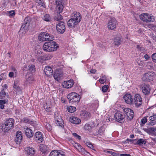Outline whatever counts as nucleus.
<instances>
[{
  "label": "nucleus",
  "mask_w": 156,
  "mask_h": 156,
  "mask_svg": "<svg viewBox=\"0 0 156 156\" xmlns=\"http://www.w3.org/2000/svg\"><path fill=\"white\" fill-rule=\"evenodd\" d=\"M59 45L56 42L51 41L45 42L43 48L44 51L51 52L56 51Z\"/></svg>",
  "instance_id": "obj_1"
},
{
  "label": "nucleus",
  "mask_w": 156,
  "mask_h": 156,
  "mask_svg": "<svg viewBox=\"0 0 156 156\" xmlns=\"http://www.w3.org/2000/svg\"><path fill=\"white\" fill-rule=\"evenodd\" d=\"M14 120L13 119H7L5 122L2 125V131L4 133L8 132L13 126Z\"/></svg>",
  "instance_id": "obj_2"
},
{
  "label": "nucleus",
  "mask_w": 156,
  "mask_h": 156,
  "mask_svg": "<svg viewBox=\"0 0 156 156\" xmlns=\"http://www.w3.org/2000/svg\"><path fill=\"white\" fill-rule=\"evenodd\" d=\"M140 19L145 23L153 22L154 19L152 14L147 13H143L139 15Z\"/></svg>",
  "instance_id": "obj_3"
},
{
  "label": "nucleus",
  "mask_w": 156,
  "mask_h": 156,
  "mask_svg": "<svg viewBox=\"0 0 156 156\" xmlns=\"http://www.w3.org/2000/svg\"><path fill=\"white\" fill-rule=\"evenodd\" d=\"M67 98L71 103L78 102L80 99V95L75 92H72L69 94L67 96Z\"/></svg>",
  "instance_id": "obj_4"
},
{
  "label": "nucleus",
  "mask_w": 156,
  "mask_h": 156,
  "mask_svg": "<svg viewBox=\"0 0 156 156\" xmlns=\"http://www.w3.org/2000/svg\"><path fill=\"white\" fill-rule=\"evenodd\" d=\"M155 76L154 72H149L144 74L142 79L144 81H151L153 80Z\"/></svg>",
  "instance_id": "obj_5"
},
{
  "label": "nucleus",
  "mask_w": 156,
  "mask_h": 156,
  "mask_svg": "<svg viewBox=\"0 0 156 156\" xmlns=\"http://www.w3.org/2000/svg\"><path fill=\"white\" fill-rule=\"evenodd\" d=\"M117 22L116 19L114 17H111L108 23V29L113 30L115 29Z\"/></svg>",
  "instance_id": "obj_6"
},
{
  "label": "nucleus",
  "mask_w": 156,
  "mask_h": 156,
  "mask_svg": "<svg viewBox=\"0 0 156 156\" xmlns=\"http://www.w3.org/2000/svg\"><path fill=\"white\" fill-rule=\"evenodd\" d=\"M66 27L65 23L63 21H59L56 25V29L60 34H63L65 31Z\"/></svg>",
  "instance_id": "obj_7"
},
{
  "label": "nucleus",
  "mask_w": 156,
  "mask_h": 156,
  "mask_svg": "<svg viewBox=\"0 0 156 156\" xmlns=\"http://www.w3.org/2000/svg\"><path fill=\"white\" fill-rule=\"evenodd\" d=\"M134 100V103L136 107L138 108L142 104V98L140 94H135Z\"/></svg>",
  "instance_id": "obj_8"
},
{
  "label": "nucleus",
  "mask_w": 156,
  "mask_h": 156,
  "mask_svg": "<svg viewBox=\"0 0 156 156\" xmlns=\"http://www.w3.org/2000/svg\"><path fill=\"white\" fill-rule=\"evenodd\" d=\"M124 112L127 116V118L128 119L131 120L133 119L134 116V114L132 110L129 108H125L124 109Z\"/></svg>",
  "instance_id": "obj_9"
},
{
  "label": "nucleus",
  "mask_w": 156,
  "mask_h": 156,
  "mask_svg": "<svg viewBox=\"0 0 156 156\" xmlns=\"http://www.w3.org/2000/svg\"><path fill=\"white\" fill-rule=\"evenodd\" d=\"M115 120L119 122H122L124 121V119L125 117V115L120 112H117L115 114Z\"/></svg>",
  "instance_id": "obj_10"
},
{
  "label": "nucleus",
  "mask_w": 156,
  "mask_h": 156,
  "mask_svg": "<svg viewBox=\"0 0 156 156\" xmlns=\"http://www.w3.org/2000/svg\"><path fill=\"white\" fill-rule=\"evenodd\" d=\"M140 88L144 94L145 95L150 94V89L149 85L145 84H143L140 86Z\"/></svg>",
  "instance_id": "obj_11"
},
{
  "label": "nucleus",
  "mask_w": 156,
  "mask_h": 156,
  "mask_svg": "<svg viewBox=\"0 0 156 156\" xmlns=\"http://www.w3.org/2000/svg\"><path fill=\"white\" fill-rule=\"evenodd\" d=\"M65 152L61 150H53L50 153L49 156H65Z\"/></svg>",
  "instance_id": "obj_12"
},
{
  "label": "nucleus",
  "mask_w": 156,
  "mask_h": 156,
  "mask_svg": "<svg viewBox=\"0 0 156 156\" xmlns=\"http://www.w3.org/2000/svg\"><path fill=\"white\" fill-rule=\"evenodd\" d=\"M123 98L126 103L129 105L133 103V98L131 94H126L123 96Z\"/></svg>",
  "instance_id": "obj_13"
},
{
  "label": "nucleus",
  "mask_w": 156,
  "mask_h": 156,
  "mask_svg": "<svg viewBox=\"0 0 156 156\" xmlns=\"http://www.w3.org/2000/svg\"><path fill=\"white\" fill-rule=\"evenodd\" d=\"M74 84L73 81V80H70L68 81H65L62 83L64 88L68 89L71 88Z\"/></svg>",
  "instance_id": "obj_14"
},
{
  "label": "nucleus",
  "mask_w": 156,
  "mask_h": 156,
  "mask_svg": "<svg viewBox=\"0 0 156 156\" xmlns=\"http://www.w3.org/2000/svg\"><path fill=\"white\" fill-rule=\"evenodd\" d=\"M34 139L38 143H40L43 140L41 133L40 132H36L34 135Z\"/></svg>",
  "instance_id": "obj_15"
},
{
  "label": "nucleus",
  "mask_w": 156,
  "mask_h": 156,
  "mask_svg": "<svg viewBox=\"0 0 156 156\" xmlns=\"http://www.w3.org/2000/svg\"><path fill=\"white\" fill-rule=\"evenodd\" d=\"M71 17L73 19L79 23L82 19L80 13L77 12H74L71 15Z\"/></svg>",
  "instance_id": "obj_16"
},
{
  "label": "nucleus",
  "mask_w": 156,
  "mask_h": 156,
  "mask_svg": "<svg viewBox=\"0 0 156 156\" xmlns=\"http://www.w3.org/2000/svg\"><path fill=\"white\" fill-rule=\"evenodd\" d=\"M62 0H56V3L57 5L56 9L59 13L62 12L63 9V6L62 4Z\"/></svg>",
  "instance_id": "obj_17"
},
{
  "label": "nucleus",
  "mask_w": 156,
  "mask_h": 156,
  "mask_svg": "<svg viewBox=\"0 0 156 156\" xmlns=\"http://www.w3.org/2000/svg\"><path fill=\"white\" fill-rule=\"evenodd\" d=\"M44 73L47 76L50 77L53 74V70L49 66H46L44 70Z\"/></svg>",
  "instance_id": "obj_18"
},
{
  "label": "nucleus",
  "mask_w": 156,
  "mask_h": 156,
  "mask_svg": "<svg viewBox=\"0 0 156 156\" xmlns=\"http://www.w3.org/2000/svg\"><path fill=\"white\" fill-rule=\"evenodd\" d=\"M79 23L73 18L70 19L67 22V25L70 28L74 27Z\"/></svg>",
  "instance_id": "obj_19"
},
{
  "label": "nucleus",
  "mask_w": 156,
  "mask_h": 156,
  "mask_svg": "<svg viewBox=\"0 0 156 156\" xmlns=\"http://www.w3.org/2000/svg\"><path fill=\"white\" fill-rule=\"evenodd\" d=\"M23 138L22 133L20 131L17 132L16 134V138L15 141L16 144H20L21 143Z\"/></svg>",
  "instance_id": "obj_20"
},
{
  "label": "nucleus",
  "mask_w": 156,
  "mask_h": 156,
  "mask_svg": "<svg viewBox=\"0 0 156 156\" xmlns=\"http://www.w3.org/2000/svg\"><path fill=\"white\" fill-rule=\"evenodd\" d=\"M30 21V19L29 17L27 16L25 17L24 21L23 24L21 26V28L27 29L29 25V23Z\"/></svg>",
  "instance_id": "obj_21"
},
{
  "label": "nucleus",
  "mask_w": 156,
  "mask_h": 156,
  "mask_svg": "<svg viewBox=\"0 0 156 156\" xmlns=\"http://www.w3.org/2000/svg\"><path fill=\"white\" fill-rule=\"evenodd\" d=\"M24 130L25 134L27 137L30 138L33 136V133L32 130L30 128L28 127L24 128Z\"/></svg>",
  "instance_id": "obj_22"
},
{
  "label": "nucleus",
  "mask_w": 156,
  "mask_h": 156,
  "mask_svg": "<svg viewBox=\"0 0 156 156\" xmlns=\"http://www.w3.org/2000/svg\"><path fill=\"white\" fill-rule=\"evenodd\" d=\"M25 151L27 154L30 156H33L35 153V150L32 147H28L25 148Z\"/></svg>",
  "instance_id": "obj_23"
},
{
  "label": "nucleus",
  "mask_w": 156,
  "mask_h": 156,
  "mask_svg": "<svg viewBox=\"0 0 156 156\" xmlns=\"http://www.w3.org/2000/svg\"><path fill=\"white\" fill-rule=\"evenodd\" d=\"M69 121L75 124H79L81 122V120L79 118L75 116H72L69 119Z\"/></svg>",
  "instance_id": "obj_24"
},
{
  "label": "nucleus",
  "mask_w": 156,
  "mask_h": 156,
  "mask_svg": "<svg viewBox=\"0 0 156 156\" xmlns=\"http://www.w3.org/2000/svg\"><path fill=\"white\" fill-rule=\"evenodd\" d=\"M73 145L74 147L79 152L83 154H85L84 152L85 151V149L79 144L77 143H74Z\"/></svg>",
  "instance_id": "obj_25"
},
{
  "label": "nucleus",
  "mask_w": 156,
  "mask_h": 156,
  "mask_svg": "<svg viewBox=\"0 0 156 156\" xmlns=\"http://www.w3.org/2000/svg\"><path fill=\"white\" fill-rule=\"evenodd\" d=\"M63 75L58 71H56L54 74L53 77L54 79L57 81H59Z\"/></svg>",
  "instance_id": "obj_26"
},
{
  "label": "nucleus",
  "mask_w": 156,
  "mask_h": 156,
  "mask_svg": "<svg viewBox=\"0 0 156 156\" xmlns=\"http://www.w3.org/2000/svg\"><path fill=\"white\" fill-rule=\"evenodd\" d=\"M47 33L45 32H41L38 36V39L41 41H46Z\"/></svg>",
  "instance_id": "obj_27"
},
{
  "label": "nucleus",
  "mask_w": 156,
  "mask_h": 156,
  "mask_svg": "<svg viewBox=\"0 0 156 156\" xmlns=\"http://www.w3.org/2000/svg\"><path fill=\"white\" fill-rule=\"evenodd\" d=\"M81 115L86 120H87L90 118L91 114L90 112L84 111H82Z\"/></svg>",
  "instance_id": "obj_28"
},
{
  "label": "nucleus",
  "mask_w": 156,
  "mask_h": 156,
  "mask_svg": "<svg viewBox=\"0 0 156 156\" xmlns=\"http://www.w3.org/2000/svg\"><path fill=\"white\" fill-rule=\"evenodd\" d=\"M106 128V126L103 125L98 129V134L100 135H102L104 134Z\"/></svg>",
  "instance_id": "obj_29"
},
{
  "label": "nucleus",
  "mask_w": 156,
  "mask_h": 156,
  "mask_svg": "<svg viewBox=\"0 0 156 156\" xmlns=\"http://www.w3.org/2000/svg\"><path fill=\"white\" fill-rule=\"evenodd\" d=\"M143 130L147 133L150 135L153 133V132L155 130V129L153 127H151L147 128H143Z\"/></svg>",
  "instance_id": "obj_30"
},
{
  "label": "nucleus",
  "mask_w": 156,
  "mask_h": 156,
  "mask_svg": "<svg viewBox=\"0 0 156 156\" xmlns=\"http://www.w3.org/2000/svg\"><path fill=\"white\" fill-rule=\"evenodd\" d=\"M121 41L119 37H116L114 40V44L115 45H119L120 44Z\"/></svg>",
  "instance_id": "obj_31"
},
{
  "label": "nucleus",
  "mask_w": 156,
  "mask_h": 156,
  "mask_svg": "<svg viewBox=\"0 0 156 156\" xmlns=\"http://www.w3.org/2000/svg\"><path fill=\"white\" fill-rule=\"evenodd\" d=\"M146 143V141L145 139H140L138 140L136 142L137 144L139 145L140 146L142 145L143 144H145Z\"/></svg>",
  "instance_id": "obj_32"
},
{
  "label": "nucleus",
  "mask_w": 156,
  "mask_h": 156,
  "mask_svg": "<svg viewBox=\"0 0 156 156\" xmlns=\"http://www.w3.org/2000/svg\"><path fill=\"white\" fill-rule=\"evenodd\" d=\"M39 147L40 151L43 153H45L48 150L47 146L43 144H40Z\"/></svg>",
  "instance_id": "obj_33"
},
{
  "label": "nucleus",
  "mask_w": 156,
  "mask_h": 156,
  "mask_svg": "<svg viewBox=\"0 0 156 156\" xmlns=\"http://www.w3.org/2000/svg\"><path fill=\"white\" fill-rule=\"evenodd\" d=\"M148 116H146L143 117L141 120L140 125L141 126H144V124L147 122V117Z\"/></svg>",
  "instance_id": "obj_34"
},
{
  "label": "nucleus",
  "mask_w": 156,
  "mask_h": 156,
  "mask_svg": "<svg viewBox=\"0 0 156 156\" xmlns=\"http://www.w3.org/2000/svg\"><path fill=\"white\" fill-rule=\"evenodd\" d=\"M68 111L70 113H73L75 112L76 110V108L72 106H69L67 108Z\"/></svg>",
  "instance_id": "obj_35"
},
{
  "label": "nucleus",
  "mask_w": 156,
  "mask_h": 156,
  "mask_svg": "<svg viewBox=\"0 0 156 156\" xmlns=\"http://www.w3.org/2000/svg\"><path fill=\"white\" fill-rule=\"evenodd\" d=\"M59 13H57L54 17L55 19L57 21L61 20L62 19V16Z\"/></svg>",
  "instance_id": "obj_36"
},
{
  "label": "nucleus",
  "mask_w": 156,
  "mask_h": 156,
  "mask_svg": "<svg viewBox=\"0 0 156 156\" xmlns=\"http://www.w3.org/2000/svg\"><path fill=\"white\" fill-rule=\"evenodd\" d=\"M6 103V101L5 100H0V108L3 109L4 108V105Z\"/></svg>",
  "instance_id": "obj_37"
},
{
  "label": "nucleus",
  "mask_w": 156,
  "mask_h": 156,
  "mask_svg": "<svg viewBox=\"0 0 156 156\" xmlns=\"http://www.w3.org/2000/svg\"><path fill=\"white\" fill-rule=\"evenodd\" d=\"M28 69L32 73L34 72L35 70V68L34 65H31L29 66Z\"/></svg>",
  "instance_id": "obj_38"
},
{
  "label": "nucleus",
  "mask_w": 156,
  "mask_h": 156,
  "mask_svg": "<svg viewBox=\"0 0 156 156\" xmlns=\"http://www.w3.org/2000/svg\"><path fill=\"white\" fill-rule=\"evenodd\" d=\"M98 46L103 49H106L107 48V46L106 44L105 43H100L98 44Z\"/></svg>",
  "instance_id": "obj_39"
},
{
  "label": "nucleus",
  "mask_w": 156,
  "mask_h": 156,
  "mask_svg": "<svg viewBox=\"0 0 156 156\" xmlns=\"http://www.w3.org/2000/svg\"><path fill=\"white\" fill-rule=\"evenodd\" d=\"M106 80V77L105 76H104L99 80V81L101 84H103Z\"/></svg>",
  "instance_id": "obj_40"
},
{
  "label": "nucleus",
  "mask_w": 156,
  "mask_h": 156,
  "mask_svg": "<svg viewBox=\"0 0 156 156\" xmlns=\"http://www.w3.org/2000/svg\"><path fill=\"white\" fill-rule=\"evenodd\" d=\"M51 17L49 14H46L44 15L43 19L46 21H49L51 20Z\"/></svg>",
  "instance_id": "obj_41"
},
{
  "label": "nucleus",
  "mask_w": 156,
  "mask_h": 156,
  "mask_svg": "<svg viewBox=\"0 0 156 156\" xmlns=\"http://www.w3.org/2000/svg\"><path fill=\"white\" fill-rule=\"evenodd\" d=\"M23 121L25 123L32 124L34 122L33 121L30 120L28 118L26 117L23 119Z\"/></svg>",
  "instance_id": "obj_42"
},
{
  "label": "nucleus",
  "mask_w": 156,
  "mask_h": 156,
  "mask_svg": "<svg viewBox=\"0 0 156 156\" xmlns=\"http://www.w3.org/2000/svg\"><path fill=\"white\" fill-rule=\"evenodd\" d=\"M59 119V120H57V122H55L58 126L62 127V126H63V122L62 119Z\"/></svg>",
  "instance_id": "obj_43"
},
{
  "label": "nucleus",
  "mask_w": 156,
  "mask_h": 156,
  "mask_svg": "<svg viewBox=\"0 0 156 156\" xmlns=\"http://www.w3.org/2000/svg\"><path fill=\"white\" fill-rule=\"evenodd\" d=\"M36 2L41 6L45 7V5L43 2V0H36Z\"/></svg>",
  "instance_id": "obj_44"
},
{
  "label": "nucleus",
  "mask_w": 156,
  "mask_h": 156,
  "mask_svg": "<svg viewBox=\"0 0 156 156\" xmlns=\"http://www.w3.org/2000/svg\"><path fill=\"white\" fill-rule=\"evenodd\" d=\"M46 37V41H52L54 39V38L52 36H50L49 35V34L47 33V37Z\"/></svg>",
  "instance_id": "obj_45"
},
{
  "label": "nucleus",
  "mask_w": 156,
  "mask_h": 156,
  "mask_svg": "<svg viewBox=\"0 0 156 156\" xmlns=\"http://www.w3.org/2000/svg\"><path fill=\"white\" fill-rule=\"evenodd\" d=\"M14 88L16 89L17 90L19 91L21 89L20 87L17 84V82L14 81V85L13 86Z\"/></svg>",
  "instance_id": "obj_46"
},
{
  "label": "nucleus",
  "mask_w": 156,
  "mask_h": 156,
  "mask_svg": "<svg viewBox=\"0 0 156 156\" xmlns=\"http://www.w3.org/2000/svg\"><path fill=\"white\" fill-rule=\"evenodd\" d=\"M108 88V86L107 85H105L102 87V90L103 92H106L107 91Z\"/></svg>",
  "instance_id": "obj_47"
},
{
  "label": "nucleus",
  "mask_w": 156,
  "mask_h": 156,
  "mask_svg": "<svg viewBox=\"0 0 156 156\" xmlns=\"http://www.w3.org/2000/svg\"><path fill=\"white\" fill-rule=\"evenodd\" d=\"M45 127L48 131H50L52 129V127L48 123H46Z\"/></svg>",
  "instance_id": "obj_48"
},
{
  "label": "nucleus",
  "mask_w": 156,
  "mask_h": 156,
  "mask_svg": "<svg viewBox=\"0 0 156 156\" xmlns=\"http://www.w3.org/2000/svg\"><path fill=\"white\" fill-rule=\"evenodd\" d=\"M137 50L140 51H143L144 50V48L141 45H137L136 46Z\"/></svg>",
  "instance_id": "obj_49"
},
{
  "label": "nucleus",
  "mask_w": 156,
  "mask_h": 156,
  "mask_svg": "<svg viewBox=\"0 0 156 156\" xmlns=\"http://www.w3.org/2000/svg\"><path fill=\"white\" fill-rule=\"evenodd\" d=\"M147 68L149 69L153 68V67L152 63L150 62H147Z\"/></svg>",
  "instance_id": "obj_50"
},
{
  "label": "nucleus",
  "mask_w": 156,
  "mask_h": 156,
  "mask_svg": "<svg viewBox=\"0 0 156 156\" xmlns=\"http://www.w3.org/2000/svg\"><path fill=\"white\" fill-rule=\"evenodd\" d=\"M84 128L85 129L89 131H90L91 130L90 126L89 124H86L84 126Z\"/></svg>",
  "instance_id": "obj_51"
},
{
  "label": "nucleus",
  "mask_w": 156,
  "mask_h": 156,
  "mask_svg": "<svg viewBox=\"0 0 156 156\" xmlns=\"http://www.w3.org/2000/svg\"><path fill=\"white\" fill-rule=\"evenodd\" d=\"M6 95V93L3 90H2L0 92V97L1 98H2L3 97H5Z\"/></svg>",
  "instance_id": "obj_52"
},
{
  "label": "nucleus",
  "mask_w": 156,
  "mask_h": 156,
  "mask_svg": "<svg viewBox=\"0 0 156 156\" xmlns=\"http://www.w3.org/2000/svg\"><path fill=\"white\" fill-rule=\"evenodd\" d=\"M73 135L76 138L78 139L79 140H80L81 139V136L76 133H73Z\"/></svg>",
  "instance_id": "obj_53"
},
{
  "label": "nucleus",
  "mask_w": 156,
  "mask_h": 156,
  "mask_svg": "<svg viewBox=\"0 0 156 156\" xmlns=\"http://www.w3.org/2000/svg\"><path fill=\"white\" fill-rule=\"evenodd\" d=\"M98 123L96 124V123L95 124L94 122H92L90 124V127L91 128V129L92 128H94L95 127L98 126Z\"/></svg>",
  "instance_id": "obj_54"
},
{
  "label": "nucleus",
  "mask_w": 156,
  "mask_h": 156,
  "mask_svg": "<svg viewBox=\"0 0 156 156\" xmlns=\"http://www.w3.org/2000/svg\"><path fill=\"white\" fill-rule=\"evenodd\" d=\"M150 120L151 121L155 120L156 119V115L154 114L149 117Z\"/></svg>",
  "instance_id": "obj_55"
},
{
  "label": "nucleus",
  "mask_w": 156,
  "mask_h": 156,
  "mask_svg": "<svg viewBox=\"0 0 156 156\" xmlns=\"http://www.w3.org/2000/svg\"><path fill=\"white\" fill-rule=\"evenodd\" d=\"M108 152L109 153H110L113 156H119V154H117L114 152L110 151H108Z\"/></svg>",
  "instance_id": "obj_56"
},
{
  "label": "nucleus",
  "mask_w": 156,
  "mask_h": 156,
  "mask_svg": "<svg viewBox=\"0 0 156 156\" xmlns=\"http://www.w3.org/2000/svg\"><path fill=\"white\" fill-rule=\"evenodd\" d=\"M152 58L154 62L156 63V53H154L152 55Z\"/></svg>",
  "instance_id": "obj_57"
},
{
  "label": "nucleus",
  "mask_w": 156,
  "mask_h": 156,
  "mask_svg": "<svg viewBox=\"0 0 156 156\" xmlns=\"http://www.w3.org/2000/svg\"><path fill=\"white\" fill-rule=\"evenodd\" d=\"M86 144H87V145L90 148H91L92 149H94L93 148H94V147L90 143L88 142V143H87Z\"/></svg>",
  "instance_id": "obj_58"
},
{
  "label": "nucleus",
  "mask_w": 156,
  "mask_h": 156,
  "mask_svg": "<svg viewBox=\"0 0 156 156\" xmlns=\"http://www.w3.org/2000/svg\"><path fill=\"white\" fill-rule=\"evenodd\" d=\"M5 76V75L3 73H2L0 75V82L2 80H4Z\"/></svg>",
  "instance_id": "obj_59"
},
{
  "label": "nucleus",
  "mask_w": 156,
  "mask_h": 156,
  "mask_svg": "<svg viewBox=\"0 0 156 156\" xmlns=\"http://www.w3.org/2000/svg\"><path fill=\"white\" fill-rule=\"evenodd\" d=\"M62 119L60 116L58 115L55 116V122H56L57 120H59V119Z\"/></svg>",
  "instance_id": "obj_60"
},
{
  "label": "nucleus",
  "mask_w": 156,
  "mask_h": 156,
  "mask_svg": "<svg viewBox=\"0 0 156 156\" xmlns=\"http://www.w3.org/2000/svg\"><path fill=\"white\" fill-rule=\"evenodd\" d=\"M15 13L13 10H12L9 11V15L12 16L15 15Z\"/></svg>",
  "instance_id": "obj_61"
},
{
  "label": "nucleus",
  "mask_w": 156,
  "mask_h": 156,
  "mask_svg": "<svg viewBox=\"0 0 156 156\" xmlns=\"http://www.w3.org/2000/svg\"><path fill=\"white\" fill-rule=\"evenodd\" d=\"M156 123V121L155 120L151 121L150 122V124L151 125L153 126Z\"/></svg>",
  "instance_id": "obj_62"
},
{
  "label": "nucleus",
  "mask_w": 156,
  "mask_h": 156,
  "mask_svg": "<svg viewBox=\"0 0 156 156\" xmlns=\"http://www.w3.org/2000/svg\"><path fill=\"white\" fill-rule=\"evenodd\" d=\"M9 76L11 78H12L13 76L14 73L12 72H10L9 74Z\"/></svg>",
  "instance_id": "obj_63"
},
{
  "label": "nucleus",
  "mask_w": 156,
  "mask_h": 156,
  "mask_svg": "<svg viewBox=\"0 0 156 156\" xmlns=\"http://www.w3.org/2000/svg\"><path fill=\"white\" fill-rule=\"evenodd\" d=\"M120 156H131V155L129 154H119Z\"/></svg>",
  "instance_id": "obj_64"
}]
</instances>
